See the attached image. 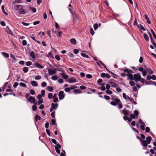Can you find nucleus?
Instances as JSON below:
<instances>
[{
	"label": "nucleus",
	"instance_id": "nucleus-1",
	"mask_svg": "<svg viewBox=\"0 0 156 156\" xmlns=\"http://www.w3.org/2000/svg\"><path fill=\"white\" fill-rule=\"evenodd\" d=\"M120 70L124 71L125 72L127 73L126 74L128 78L127 80H134V75L133 76L132 73H133V71L131 69L125 68V69H120Z\"/></svg>",
	"mask_w": 156,
	"mask_h": 156
},
{
	"label": "nucleus",
	"instance_id": "nucleus-2",
	"mask_svg": "<svg viewBox=\"0 0 156 156\" xmlns=\"http://www.w3.org/2000/svg\"><path fill=\"white\" fill-rule=\"evenodd\" d=\"M134 80L136 82L140 81L141 83H144L145 82V80L143 78H141V75L139 73L135 74L134 75Z\"/></svg>",
	"mask_w": 156,
	"mask_h": 156
},
{
	"label": "nucleus",
	"instance_id": "nucleus-3",
	"mask_svg": "<svg viewBox=\"0 0 156 156\" xmlns=\"http://www.w3.org/2000/svg\"><path fill=\"white\" fill-rule=\"evenodd\" d=\"M152 138L151 136H148L146 138V141L145 140H141V142L143 145L144 146H147V144H149Z\"/></svg>",
	"mask_w": 156,
	"mask_h": 156
},
{
	"label": "nucleus",
	"instance_id": "nucleus-4",
	"mask_svg": "<svg viewBox=\"0 0 156 156\" xmlns=\"http://www.w3.org/2000/svg\"><path fill=\"white\" fill-rule=\"evenodd\" d=\"M57 70L58 71H61L62 72V73H60V74L62 76V77L63 79H66L69 78V76L65 73V71L64 70H62V69H58Z\"/></svg>",
	"mask_w": 156,
	"mask_h": 156
},
{
	"label": "nucleus",
	"instance_id": "nucleus-5",
	"mask_svg": "<svg viewBox=\"0 0 156 156\" xmlns=\"http://www.w3.org/2000/svg\"><path fill=\"white\" fill-rule=\"evenodd\" d=\"M48 73L49 75H52L54 74H55L57 73L56 69L55 68L53 69H48Z\"/></svg>",
	"mask_w": 156,
	"mask_h": 156
},
{
	"label": "nucleus",
	"instance_id": "nucleus-6",
	"mask_svg": "<svg viewBox=\"0 0 156 156\" xmlns=\"http://www.w3.org/2000/svg\"><path fill=\"white\" fill-rule=\"evenodd\" d=\"M58 96L60 100L63 99L65 97L64 92L62 91H60L59 93Z\"/></svg>",
	"mask_w": 156,
	"mask_h": 156
},
{
	"label": "nucleus",
	"instance_id": "nucleus-7",
	"mask_svg": "<svg viewBox=\"0 0 156 156\" xmlns=\"http://www.w3.org/2000/svg\"><path fill=\"white\" fill-rule=\"evenodd\" d=\"M27 101L28 102H30L31 103H34L35 101V98L31 96H30L29 98L27 99Z\"/></svg>",
	"mask_w": 156,
	"mask_h": 156
},
{
	"label": "nucleus",
	"instance_id": "nucleus-8",
	"mask_svg": "<svg viewBox=\"0 0 156 156\" xmlns=\"http://www.w3.org/2000/svg\"><path fill=\"white\" fill-rule=\"evenodd\" d=\"M76 78L74 77L70 78L68 80V82L69 83H73L76 82Z\"/></svg>",
	"mask_w": 156,
	"mask_h": 156
},
{
	"label": "nucleus",
	"instance_id": "nucleus-9",
	"mask_svg": "<svg viewBox=\"0 0 156 156\" xmlns=\"http://www.w3.org/2000/svg\"><path fill=\"white\" fill-rule=\"evenodd\" d=\"M53 101L54 102H56L58 101V99L57 97V94H54L53 97Z\"/></svg>",
	"mask_w": 156,
	"mask_h": 156
},
{
	"label": "nucleus",
	"instance_id": "nucleus-10",
	"mask_svg": "<svg viewBox=\"0 0 156 156\" xmlns=\"http://www.w3.org/2000/svg\"><path fill=\"white\" fill-rule=\"evenodd\" d=\"M6 31L9 34H10L12 36H14V34H13L12 32L10 30V29L8 27H6Z\"/></svg>",
	"mask_w": 156,
	"mask_h": 156
},
{
	"label": "nucleus",
	"instance_id": "nucleus-11",
	"mask_svg": "<svg viewBox=\"0 0 156 156\" xmlns=\"http://www.w3.org/2000/svg\"><path fill=\"white\" fill-rule=\"evenodd\" d=\"M123 119L125 121L127 120L128 122H130L131 121L132 119L131 118L128 117L127 116L125 115L123 117Z\"/></svg>",
	"mask_w": 156,
	"mask_h": 156
},
{
	"label": "nucleus",
	"instance_id": "nucleus-12",
	"mask_svg": "<svg viewBox=\"0 0 156 156\" xmlns=\"http://www.w3.org/2000/svg\"><path fill=\"white\" fill-rule=\"evenodd\" d=\"M35 66L37 67L38 68L43 69L44 67V66H42L40 64L37 63H35Z\"/></svg>",
	"mask_w": 156,
	"mask_h": 156
},
{
	"label": "nucleus",
	"instance_id": "nucleus-13",
	"mask_svg": "<svg viewBox=\"0 0 156 156\" xmlns=\"http://www.w3.org/2000/svg\"><path fill=\"white\" fill-rule=\"evenodd\" d=\"M70 41L71 43L73 45H75L76 44V40L74 38H71L70 39Z\"/></svg>",
	"mask_w": 156,
	"mask_h": 156
},
{
	"label": "nucleus",
	"instance_id": "nucleus-14",
	"mask_svg": "<svg viewBox=\"0 0 156 156\" xmlns=\"http://www.w3.org/2000/svg\"><path fill=\"white\" fill-rule=\"evenodd\" d=\"M16 9L17 10L21 11L23 9V7L22 5H18L16 6Z\"/></svg>",
	"mask_w": 156,
	"mask_h": 156
},
{
	"label": "nucleus",
	"instance_id": "nucleus-15",
	"mask_svg": "<svg viewBox=\"0 0 156 156\" xmlns=\"http://www.w3.org/2000/svg\"><path fill=\"white\" fill-rule=\"evenodd\" d=\"M58 104L56 103L54 104L53 103H52L51 104V107L55 109H56L58 108Z\"/></svg>",
	"mask_w": 156,
	"mask_h": 156
},
{
	"label": "nucleus",
	"instance_id": "nucleus-16",
	"mask_svg": "<svg viewBox=\"0 0 156 156\" xmlns=\"http://www.w3.org/2000/svg\"><path fill=\"white\" fill-rule=\"evenodd\" d=\"M31 84L32 86L34 87H37L38 86V83L35 81H32L31 82Z\"/></svg>",
	"mask_w": 156,
	"mask_h": 156
},
{
	"label": "nucleus",
	"instance_id": "nucleus-17",
	"mask_svg": "<svg viewBox=\"0 0 156 156\" xmlns=\"http://www.w3.org/2000/svg\"><path fill=\"white\" fill-rule=\"evenodd\" d=\"M128 99L130 101L132 102L134 105L136 104V102L134 101L133 98H130L129 97H128Z\"/></svg>",
	"mask_w": 156,
	"mask_h": 156
},
{
	"label": "nucleus",
	"instance_id": "nucleus-18",
	"mask_svg": "<svg viewBox=\"0 0 156 156\" xmlns=\"http://www.w3.org/2000/svg\"><path fill=\"white\" fill-rule=\"evenodd\" d=\"M123 112L124 115H128L130 113L129 112V111L126 110L125 109H123Z\"/></svg>",
	"mask_w": 156,
	"mask_h": 156
},
{
	"label": "nucleus",
	"instance_id": "nucleus-19",
	"mask_svg": "<svg viewBox=\"0 0 156 156\" xmlns=\"http://www.w3.org/2000/svg\"><path fill=\"white\" fill-rule=\"evenodd\" d=\"M55 147V150L56 151V152L58 154H60V150H59V149L61 148V147Z\"/></svg>",
	"mask_w": 156,
	"mask_h": 156
},
{
	"label": "nucleus",
	"instance_id": "nucleus-20",
	"mask_svg": "<svg viewBox=\"0 0 156 156\" xmlns=\"http://www.w3.org/2000/svg\"><path fill=\"white\" fill-rule=\"evenodd\" d=\"M146 70L149 73L152 74L153 73V72L152 70L150 68H147V69H146Z\"/></svg>",
	"mask_w": 156,
	"mask_h": 156
},
{
	"label": "nucleus",
	"instance_id": "nucleus-21",
	"mask_svg": "<svg viewBox=\"0 0 156 156\" xmlns=\"http://www.w3.org/2000/svg\"><path fill=\"white\" fill-rule=\"evenodd\" d=\"M74 92L76 94H80L82 93V91L80 90L75 89L74 90Z\"/></svg>",
	"mask_w": 156,
	"mask_h": 156
},
{
	"label": "nucleus",
	"instance_id": "nucleus-22",
	"mask_svg": "<svg viewBox=\"0 0 156 156\" xmlns=\"http://www.w3.org/2000/svg\"><path fill=\"white\" fill-rule=\"evenodd\" d=\"M2 55L5 58H8L9 57V54L7 53L3 52L2 53Z\"/></svg>",
	"mask_w": 156,
	"mask_h": 156
},
{
	"label": "nucleus",
	"instance_id": "nucleus-23",
	"mask_svg": "<svg viewBox=\"0 0 156 156\" xmlns=\"http://www.w3.org/2000/svg\"><path fill=\"white\" fill-rule=\"evenodd\" d=\"M51 141L54 144H56L57 145V146H61L59 145L58 144H57V141L55 139H52L51 140Z\"/></svg>",
	"mask_w": 156,
	"mask_h": 156
},
{
	"label": "nucleus",
	"instance_id": "nucleus-24",
	"mask_svg": "<svg viewBox=\"0 0 156 156\" xmlns=\"http://www.w3.org/2000/svg\"><path fill=\"white\" fill-rule=\"evenodd\" d=\"M30 55L32 58L35 59V56L34 52L32 51L30 52Z\"/></svg>",
	"mask_w": 156,
	"mask_h": 156
},
{
	"label": "nucleus",
	"instance_id": "nucleus-25",
	"mask_svg": "<svg viewBox=\"0 0 156 156\" xmlns=\"http://www.w3.org/2000/svg\"><path fill=\"white\" fill-rule=\"evenodd\" d=\"M58 76L56 75L53 76L51 78V79L53 80H56L58 79Z\"/></svg>",
	"mask_w": 156,
	"mask_h": 156
},
{
	"label": "nucleus",
	"instance_id": "nucleus-26",
	"mask_svg": "<svg viewBox=\"0 0 156 156\" xmlns=\"http://www.w3.org/2000/svg\"><path fill=\"white\" fill-rule=\"evenodd\" d=\"M138 27L140 30H142L144 31H145V30L144 27L141 24H140L138 26Z\"/></svg>",
	"mask_w": 156,
	"mask_h": 156
},
{
	"label": "nucleus",
	"instance_id": "nucleus-27",
	"mask_svg": "<svg viewBox=\"0 0 156 156\" xmlns=\"http://www.w3.org/2000/svg\"><path fill=\"white\" fill-rule=\"evenodd\" d=\"M25 13V11L23 9H22V10H21L19 12V13L20 15L24 14Z\"/></svg>",
	"mask_w": 156,
	"mask_h": 156
},
{
	"label": "nucleus",
	"instance_id": "nucleus-28",
	"mask_svg": "<svg viewBox=\"0 0 156 156\" xmlns=\"http://www.w3.org/2000/svg\"><path fill=\"white\" fill-rule=\"evenodd\" d=\"M23 72L25 73H26L29 70V69H28V67H24L23 68Z\"/></svg>",
	"mask_w": 156,
	"mask_h": 156
},
{
	"label": "nucleus",
	"instance_id": "nucleus-29",
	"mask_svg": "<svg viewBox=\"0 0 156 156\" xmlns=\"http://www.w3.org/2000/svg\"><path fill=\"white\" fill-rule=\"evenodd\" d=\"M2 9L3 13L5 14L6 15H8V13L6 12L5 10L4 9V6L2 5L1 7Z\"/></svg>",
	"mask_w": 156,
	"mask_h": 156
},
{
	"label": "nucleus",
	"instance_id": "nucleus-30",
	"mask_svg": "<svg viewBox=\"0 0 156 156\" xmlns=\"http://www.w3.org/2000/svg\"><path fill=\"white\" fill-rule=\"evenodd\" d=\"M47 90L51 92L53 90V88L52 87L48 86L47 87Z\"/></svg>",
	"mask_w": 156,
	"mask_h": 156
},
{
	"label": "nucleus",
	"instance_id": "nucleus-31",
	"mask_svg": "<svg viewBox=\"0 0 156 156\" xmlns=\"http://www.w3.org/2000/svg\"><path fill=\"white\" fill-rule=\"evenodd\" d=\"M132 80H130L129 81V83L130 84V85L131 86H134L135 85V83L132 81Z\"/></svg>",
	"mask_w": 156,
	"mask_h": 156
},
{
	"label": "nucleus",
	"instance_id": "nucleus-32",
	"mask_svg": "<svg viewBox=\"0 0 156 156\" xmlns=\"http://www.w3.org/2000/svg\"><path fill=\"white\" fill-rule=\"evenodd\" d=\"M144 38L145 39L146 41H148L149 40V38L148 36L146 34H144Z\"/></svg>",
	"mask_w": 156,
	"mask_h": 156
},
{
	"label": "nucleus",
	"instance_id": "nucleus-33",
	"mask_svg": "<svg viewBox=\"0 0 156 156\" xmlns=\"http://www.w3.org/2000/svg\"><path fill=\"white\" fill-rule=\"evenodd\" d=\"M30 10L32 11L34 13H35L36 12V9L34 7L30 8Z\"/></svg>",
	"mask_w": 156,
	"mask_h": 156
},
{
	"label": "nucleus",
	"instance_id": "nucleus-34",
	"mask_svg": "<svg viewBox=\"0 0 156 156\" xmlns=\"http://www.w3.org/2000/svg\"><path fill=\"white\" fill-rule=\"evenodd\" d=\"M81 55L83 57H85L87 58H89V56H88V55H87V54L84 53H81Z\"/></svg>",
	"mask_w": 156,
	"mask_h": 156
},
{
	"label": "nucleus",
	"instance_id": "nucleus-35",
	"mask_svg": "<svg viewBox=\"0 0 156 156\" xmlns=\"http://www.w3.org/2000/svg\"><path fill=\"white\" fill-rule=\"evenodd\" d=\"M20 85L22 87H27L26 85L22 82H21L20 83Z\"/></svg>",
	"mask_w": 156,
	"mask_h": 156
},
{
	"label": "nucleus",
	"instance_id": "nucleus-36",
	"mask_svg": "<svg viewBox=\"0 0 156 156\" xmlns=\"http://www.w3.org/2000/svg\"><path fill=\"white\" fill-rule=\"evenodd\" d=\"M106 92L107 94L109 95L112 94L113 93L112 92V91L110 90H107L106 91Z\"/></svg>",
	"mask_w": 156,
	"mask_h": 156
},
{
	"label": "nucleus",
	"instance_id": "nucleus-37",
	"mask_svg": "<svg viewBox=\"0 0 156 156\" xmlns=\"http://www.w3.org/2000/svg\"><path fill=\"white\" fill-rule=\"evenodd\" d=\"M151 33H152V34H153V35L154 37V38L155 39H156V34H155V33H154V31L152 29H151Z\"/></svg>",
	"mask_w": 156,
	"mask_h": 156
},
{
	"label": "nucleus",
	"instance_id": "nucleus-38",
	"mask_svg": "<svg viewBox=\"0 0 156 156\" xmlns=\"http://www.w3.org/2000/svg\"><path fill=\"white\" fill-rule=\"evenodd\" d=\"M41 78V76L40 75H37L35 76V79L36 80H40Z\"/></svg>",
	"mask_w": 156,
	"mask_h": 156
},
{
	"label": "nucleus",
	"instance_id": "nucleus-39",
	"mask_svg": "<svg viewBox=\"0 0 156 156\" xmlns=\"http://www.w3.org/2000/svg\"><path fill=\"white\" fill-rule=\"evenodd\" d=\"M35 118L36 121H37V120H40L41 119L40 116L38 115L35 116Z\"/></svg>",
	"mask_w": 156,
	"mask_h": 156
},
{
	"label": "nucleus",
	"instance_id": "nucleus-40",
	"mask_svg": "<svg viewBox=\"0 0 156 156\" xmlns=\"http://www.w3.org/2000/svg\"><path fill=\"white\" fill-rule=\"evenodd\" d=\"M26 63L27 66H29L32 65V62L30 61H28Z\"/></svg>",
	"mask_w": 156,
	"mask_h": 156
},
{
	"label": "nucleus",
	"instance_id": "nucleus-41",
	"mask_svg": "<svg viewBox=\"0 0 156 156\" xmlns=\"http://www.w3.org/2000/svg\"><path fill=\"white\" fill-rule=\"evenodd\" d=\"M53 97V94L51 93H49L48 95V97L49 99H51Z\"/></svg>",
	"mask_w": 156,
	"mask_h": 156
},
{
	"label": "nucleus",
	"instance_id": "nucleus-42",
	"mask_svg": "<svg viewBox=\"0 0 156 156\" xmlns=\"http://www.w3.org/2000/svg\"><path fill=\"white\" fill-rule=\"evenodd\" d=\"M122 95L124 98L127 100V99H128V96H127L125 93H123L122 94Z\"/></svg>",
	"mask_w": 156,
	"mask_h": 156
},
{
	"label": "nucleus",
	"instance_id": "nucleus-43",
	"mask_svg": "<svg viewBox=\"0 0 156 156\" xmlns=\"http://www.w3.org/2000/svg\"><path fill=\"white\" fill-rule=\"evenodd\" d=\"M41 86L43 87H45L47 86V83L45 82H43L41 83Z\"/></svg>",
	"mask_w": 156,
	"mask_h": 156
},
{
	"label": "nucleus",
	"instance_id": "nucleus-44",
	"mask_svg": "<svg viewBox=\"0 0 156 156\" xmlns=\"http://www.w3.org/2000/svg\"><path fill=\"white\" fill-rule=\"evenodd\" d=\"M104 98L107 100H108L110 99V97L106 95H104Z\"/></svg>",
	"mask_w": 156,
	"mask_h": 156
},
{
	"label": "nucleus",
	"instance_id": "nucleus-45",
	"mask_svg": "<svg viewBox=\"0 0 156 156\" xmlns=\"http://www.w3.org/2000/svg\"><path fill=\"white\" fill-rule=\"evenodd\" d=\"M90 33L92 35H93L94 33V31L93 29L92 28H91L90 29Z\"/></svg>",
	"mask_w": 156,
	"mask_h": 156
},
{
	"label": "nucleus",
	"instance_id": "nucleus-46",
	"mask_svg": "<svg viewBox=\"0 0 156 156\" xmlns=\"http://www.w3.org/2000/svg\"><path fill=\"white\" fill-rule=\"evenodd\" d=\"M98 27V24L96 23L94 24V28L95 30H96L97 29Z\"/></svg>",
	"mask_w": 156,
	"mask_h": 156
},
{
	"label": "nucleus",
	"instance_id": "nucleus-47",
	"mask_svg": "<svg viewBox=\"0 0 156 156\" xmlns=\"http://www.w3.org/2000/svg\"><path fill=\"white\" fill-rule=\"evenodd\" d=\"M55 59L58 61H59L60 60V57L58 55H56L55 56Z\"/></svg>",
	"mask_w": 156,
	"mask_h": 156
},
{
	"label": "nucleus",
	"instance_id": "nucleus-48",
	"mask_svg": "<svg viewBox=\"0 0 156 156\" xmlns=\"http://www.w3.org/2000/svg\"><path fill=\"white\" fill-rule=\"evenodd\" d=\"M43 102V99L39 100L38 102V105H41V103Z\"/></svg>",
	"mask_w": 156,
	"mask_h": 156
},
{
	"label": "nucleus",
	"instance_id": "nucleus-49",
	"mask_svg": "<svg viewBox=\"0 0 156 156\" xmlns=\"http://www.w3.org/2000/svg\"><path fill=\"white\" fill-rule=\"evenodd\" d=\"M114 101L115 102V103L117 104L119 103L120 101L119 99L116 98L115 99V100H114Z\"/></svg>",
	"mask_w": 156,
	"mask_h": 156
},
{
	"label": "nucleus",
	"instance_id": "nucleus-50",
	"mask_svg": "<svg viewBox=\"0 0 156 156\" xmlns=\"http://www.w3.org/2000/svg\"><path fill=\"white\" fill-rule=\"evenodd\" d=\"M65 91V92H69L70 90V88L69 87H67L65 88L64 89Z\"/></svg>",
	"mask_w": 156,
	"mask_h": 156
},
{
	"label": "nucleus",
	"instance_id": "nucleus-51",
	"mask_svg": "<svg viewBox=\"0 0 156 156\" xmlns=\"http://www.w3.org/2000/svg\"><path fill=\"white\" fill-rule=\"evenodd\" d=\"M22 44L23 45L25 46L27 44V41L25 40H23L22 42Z\"/></svg>",
	"mask_w": 156,
	"mask_h": 156
},
{
	"label": "nucleus",
	"instance_id": "nucleus-52",
	"mask_svg": "<svg viewBox=\"0 0 156 156\" xmlns=\"http://www.w3.org/2000/svg\"><path fill=\"white\" fill-rule=\"evenodd\" d=\"M32 109L33 111H36L37 109V107L35 105H33L32 106Z\"/></svg>",
	"mask_w": 156,
	"mask_h": 156
},
{
	"label": "nucleus",
	"instance_id": "nucleus-53",
	"mask_svg": "<svg viewBox=\"0 0 156 156\" xmlns=\"http://www.w3.org/2000/svg\"><path fill=\"white\" fill-rule=\"evenodd\" d=\"M50 124L54 125L55 124V120L54 119H52L51 120V123H50Z\"/></svg>",
	"mask_w": 156,
	"mask_h": 156
},
{
	"label": "nucleus",
	"instance_id": "nucleus-54",
	"mask_svg": "<svg viewBox=\"0 0 156 156\" xmlns=\"http://www.w3.org/2000/svg\"><path fill=\"white\" fill-rule=\"evenodd\" d=\"M146 126L145 125H140V128L141 130H144L145 129V126Z\"/></svg>",
	"mask_w": 156,
	"mask_h": 156
},
{
	"label": "nucleus",
	"instance_id": "nucleus-55",
	"mask_svg": "<svg viewBox=\"0 0 156 156\" xmlns=\"http://www.w3.org/2000/svg\"><path fill=\"white\" fill-rule=\"evenodd\" d=\"M18 85V83L17 82H15L13 85V87L14 88H16Z\"/></svg>",
	"mask_w": 156,
	"mask_h": 156
},
{
	"label": "nucleus",
	"instance_id": "nucleus-56",
	"mask_svg": "<svg viewBox=\"0 0 156 156\" xmlns=\"http://www.w3.org/2000/svg\"><path fill=\"white\" fill-rule=\"evenodd\" d=\"M40 23V21H34L33 22V24L34 25H36L37 24H39Z\"/></svg>",
	"mask_w": 156,
	"mask_h": 156
},
{
	"label": "nucleus",
	"instance_id": "nucleus-57",
	"mask_svg": "<svg viewBox=\"0 0 156 156\" xmlns=\"http://www.w3.org/2000/svg\"><path fill=\"white\" fill-rule=\"evenodd\" d=\"M62 31L59 32L57 35V36L58 37H61L62 36Z\"/></svg>",
	"mask_w": 156,
	"mask_h": 156
},
{
	"label": "nucleus",
	"instance_id": "nucleus-58",
	"mask_svg": "<svg viewBox=\"0 0 156 156\" xmlns=\"http://www.w3.org/2000/svg\"><path fill=\"white\" fill-rule=\"evenodd\" d=\"M22 24L25 26H27L29 25L30 24L29 23H26L24 22H22Z\"/></svg>",
	"mask_w": 156,
	"mask_h": 156
},
{
	"label": "nucleus",
	"instance_id": "nucleus-59",
	"mask_svg": "<svg viewBox=\"0 0 156 156\" xmlns=\"http://www.w3.org/2000/svg\"><path fill=\"white\" fill-rule=\"evenodd\" d=\"M86 77L88 79H91L92 78V76L90 74H88L86 76Z\"/></svg>",
	"mask_w": 156,
	"mask_h": 156
},
{
	"label": "nucleus",
	"instance_id": "nucleus-60",
	"mask_svg": "<svg viewBox=\"0 0 156 156\" xmlns=\"http://www.w3.org/2000/svg\"><path fill=\"white\" fill-rule=\"evenodd\" d=\"M41 94H42V96L43 97H44L45 95V91L44 90H42L41 91Z\"/></svg>",
	"mask_w": 156,
	"mask_h": 156
},
{
	"label": "nucleus",
	"instance_id": "nucleus-61",
	"mask_svg": "<svg viewBox=\"0 0 156 156\" xmlns=\"http://www.w3.org/2000/svg\"><path fill=\"white\" fill-rule=\"evenodd\" d=\"M73 52L75 54H77L79 52V51L78 49H74L73 50Z\"/></svg>",
	"mask_w": 156,
	"mask_h": 156
},
{
	"label": "nucleus",
	"instance_id": "nucleus-62",
	"mask_svg": "<svg viewBox=\"0 0 156 156\" xmlns=\"http://www.w3.org/2000/svg\"><path fill=\"white\" fill-rule=\"evenodd\" d=\"M80 88L82 90H84L86 89V87L85 86L82 85L80 87Z\"/></svg>",
	"mask_w": 156,
	"mask_h": 156
},
{
	"label": "nucleus",
	"instance_id": "nucleus-63",
	"mask_svg": "<svg viewBox=\"0 0 156 156\" xmlns=\"http://www.w3.org/2000/svg\"><path fill=\"white\" fill-rule=\"evenodd\" d=\"M55 115V112H53L51 113V116L52 118H54Z\"/></svg>",
	"mask_w": 156,
	"mask_h": 156
},
{
	"label": "nucleus",
	"instance_id": "nucleus-64",
	"mask_svg": "<svg viewBox=\"0 0 156 156\" xmlns=\"http://www.w3.org/2000/svg\"><path fill=\"white\" fill-rule=\"evenodd\" d=\"M30 92V94L32 95H34L35 94V91L33 90H31Z\"/></svg>",
	"mask_w": 156,
	"mask_h": 156
}]
</instances>
